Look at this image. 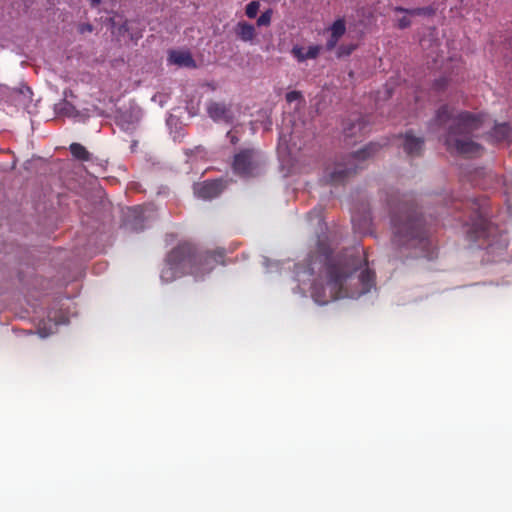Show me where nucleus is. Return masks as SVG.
<instances>
[{"label": "nucleus", "mask_w": 512, "mask_h": 512, "mask_svg": "<svg viewBox=\"0 0 512 512\" xmlns=\"http://www.w3.org/2000/svg\"><path fill=\"white\" fill-rule=\"evenodd\" d=\"M150 209L148 207H133L129 209V218L135 222V225L132 227L134 230L141 229L142 227H138L137 222L143 221L148 218V213H150Z\"/></svg>", "instance_id": "13"}, {"label": "nucleus", "mask_w": 512, "mask_h": 512, "mask_svg": "<svg viewBox=\"0 0 512 512\" xmlns=\"http://www.w3.org/2000/svg\"><path fill=\"white\" fill-rule=\"evenodd\" d=\"M360 128V124H357V125H353V127L351 128L352 130H355L356 128Z\"/></svg>", "instance_id": "27"}, {"label": "nucleus", "mask_w": 512, "mask_h": 512, "mask_svg": "<svg viewBox=\"0 0 512 512\" xmlns=\"http://www.w3.org/2000/svg\"><path fill=\"white\" fill-rule=\"evenodd\" d=\"M169 62L179 67H194L195 63L191 54L187 51H171L169 54Z\"/></svg>", "instance_id": "11"}, {"label": "nucleus", "mask_w": 512, "mask_h": 512, "mask_svg": "<svg viewBox=\"0 0 512 512\" xmlns=\"http://www.w3.org/2000/svg\"><path fill=\"white\" fill-rule=\"evenodd\" d=\"M320 51L321 47L319 45H311L307 49L301 46H294L291 53L299 62H303L307 59H315Z\"/></svg>", "instance_id": "9"}, {"label": "nucleus", "mask_w": 512, "mask_h": 512, "mask_svg": "<svg viewBox=\"0 0 512 512\" xmlns=\"http://www.w3.org/2000/svg\"><path fill=\"white\" fill-rule=\"evenodd\" d=\"M39 335L42 337V338H45L47 337L48 335H50L51 333H53V331H50V332H47L45 329H42L40 328L39 331H38Z\"/></svg>", "instance_id": "24"}, {"label": "nucleus", "mask_w": 512, "mask_h": 512, "mask_svg": "<svg viewBox=\"0 0 512 512\" xmlns=\"http://www.w3.org/2000/svg\"><path fill=\"white\" fill-rule=\"evenodd\" d=\"M228 136H230V137H231V142H232V143H235L234 136H232L230 132L228 133Z\"/></svg>", "instance_id": "26"}, {"label": "nucleus", "mask_w": 512, "mask_h": 512, "mask_svg": "<svg viewBox=\"0 0 512 512\" xmlns=\"http://www.w3.org/2000/svg\"><path fill=\"white\" fill-rule=\"evenodd\" d=\"M220 180L198 183L194 186V193L198 198L209 200L217 197L223 190Z\"/></svg>", "instance_id": "6"}, {"label": "nucleus", "mask_w": 512, "mask_h": 512, "mask_svg": "<svg viewBox=\"0 0 512 512\" xmlns=\"http://www.w3.org/2000/svg\"><path fill=\"white\" fill-rule=\"evenodd\" d=\"M510 128L506 124H500L494 127V137L497 141L505 140L509 137Z\"/></svg>", "instance_id": "16"}, {"label": "nucleus", "mask_w": 512, "mask_h": 512, "mask_svg": "<svg viewBox=\"0 0 512 512\" xmlns=\"http://www.w3.org/2000/svg\"><path fill=\"white\" fill-rule=\"evenodd\" d=\"M451 117V111L448 106L441 107L436 114V121L442 125L445 124Z\"/></svg>", "instance_id": "18"}, {"label": "nucleus", "mask_w": 512, "mask_h": 512, "mask_svg": "<svg viewBox=\"0 0 512 512\" xmlns=\"http://www.w3.org/2000/svg\"><path fill=\"white\" fill-rule=\"evenodd\" d=\"M260 8V3L258 1H251L245 9V13L248 18H255Z\"/></svg>", "instance_id": "20"}, {"label": "nucleus", "mask_w": 512, "mask_h": 512, "mask_svg": "<svg viewBox=\"0 0 512 512\" xmlns=\"http://www.w3.org/2000/svg\"><path fill=\"white\" fill-rule=\"evenodd\" d=\"M347 173L348 171L343 169L342 167L335 168L334 171L329 173L328 180L330 182H338L342 180Z\"/></svg>", "instance_id": "19"}, {"label": "nucleus", "mask_w": 512, "mask_h": 512, "mask_svg": "<svg viewBox=\"0 0 512 512\" xmlns=\"http://www.w3.org/2000/svg\"><path fill=\"white\" fill-rule=\"evenodd\" d=\"M394 241L399 245L409 247H421L424 249L428 240L422 231L420 224L416 220H408L402 226L394 224Z\"/></svg>", "instance_id": "4"}, {"label": "nucleus", "mask_w": 512, "mask_h": 512, "mask_svg": "<svg viewBox=\"0 0 512 512\" xmlns=\"http://www.w3.org/2000/svg\"><path fill=\"white\" fill-rule=\"evenodd\" d=\"M101 0H91L92 4L97 5L100 3Z\"/></svg>", "instance_id": "25"}, {"label": "nucleus", "mask_w": 512, "mask_h": 512, "mask_svg": "<svg viewBox=\"0 0 512 512\" xmlns=\"http://www.w3.org/2000/svg\"><path fill=\"white\" fill-rule=\"evenodd\" d=\"M486 121L469 112H461L453 118V126L445 139L451 152L473 157L480 155L482 146L474 140L486 127Z\"/></svg>", "instance_id": "2"}, {"label": "nucleus", "mask_w": 512, "mask_h": 512, "mask_svg": "<svg viewBox=\"0 0 512 512\" xmlns=\"http://www.w3.org/2000/svg\"><path fill=\"white\" fill-rule=\"evenodd\" d=\"M423 141L411 134H406L403 139L404 150L411 155L418 154L422 149Z\"/></svg>", "instance_id": "12"}, {"label": "nucleus", "mask_w": 512, "mask_h": 512, "mask_svg": "<svg viewBox=\"0 0 512 512\" xmlns=\"http://www.w3.org/2000/svg\"><path fill=\"white\" fill-rule=\"evenodd\" d=\"M187 252L188 246L182 245L168 255L161 271V280L163 282L173 281L176 277L182 275L183 270L187 267H189V272L196 278H200L212 270V262L215 261L213 257L191 258L187 255Z\"/></svg>", "instance_id": "3"}, {"label": "nucleus", "mask_w": 512, "mask_h": 512, "mask_svg": "<svg viewBox=\"0 0 512 512\" xmlns=\"http://www.w3.org/2000/svg\"><path fill=\"white\" fill-rule=\"evenodd\" d=\"M235 33L237 37L243 42H253L256 37V29L252 24L245 21H240L235 26Z\"/></svg>", "instance_id": "10"}, {"label": "nucleus", "mask_w": 512, "mask_h": 512, "mask_svg": "<svg viewBox=\"0 0 512 512\" xmlns=\"http://www.w3.org/2000/svg\"><path fill=\"white\" fill-rule=\"evenodd\" d=\"M302 95L298 91H291L286 94V100L289 103L299 101L301 99Z\"/></svg>", "instance_id": "22"}, {"label": "nucleus", "mask_w": 512, "mask_h": 512, "mask_svg": "<svg viewBox=\"0 0 512 512\" xmlns=\"http://www.w3.org/2000/svg\"><path fill=\"white\" fill-rule=\"evenodd\" d=\"M395 11L404 13V15L401 18L397 19V24H398V27H400V28H406L410 25V20L408 18V15H416V14H420L422 12L421 9L406 10L401 7H396Z\"/></svg>", "instance_id": "14"}, {"label": "nucleus", "mask_w": 512, "mask_h": 512, "mask_svg": "<svg viewBox=\"0 0 512 512\" xmlns=\"http://www.w3.org/2000/svg\"><path fill=\"white\" fill-rule=\"evenodd\" d=\"M70 151H71L72 155L79 160H88L89 159V152L81 144H78V143L71 144Z\"/></svg>", "instance_id": "15"}, {"label": "nucleus", "mask_w": 512, "mask_h": 512, "mask_svg": "<svg viewBox=\"0 0 512 512\" xmlns=\"http://www.w3.org/2000/svg\"><path fill=\"white\" fill-rule=\"evenodd\" d=\"M354 48H355L354 46H349V47L341 46L338 50V55L339 56L349 55L354 50Z\"/></svg>", "instance_id": "23"}, {"label": "nucleus", "mask_w": 512, "mask_h": 512, "mask_svg": "<svg viewBox=\"0 0 512 512\" xmlns=\"http://www.w3.org/2000/svg\"><path fill=\"white\" fill-rule=\"evenodd\" d=\"M271 18H272V10H270V9L266 10L257 19V25L258 26H268L271 22Z\"/></svg>", "instance_id": "21"}, {"label": "nucleus", "mask_w": 512, "mask_h": 512, "mask_svg": "<svg viewBox=\"0 0 512 512\" xmlns=\"http://www.w3.org/2000/svg\"><path fill=\"white\" fill-rule=\"evenodd\" d=\"M261 163V156L253 150H245L235 156L233 168L240 175H253Z\"/></svg>", "instance_id": "5"}, {"label": "nucleus", "mask_w": 512, "mask_h": 512, "mask_svg": "<svg viewBox=\"0 0 512 512\" xmlns=\"http://www.w3.org/2000/svg\"><path fill=\"white\" fill-rule=\"evenodd\" d=\"M208 115L215 121L229 122L231 120V112L224 104L211 102L207 106Z\"/></svg>", "instance_id": "8"}, {"label": "nucleus", "mask_w": 512, "mask_h": 512, "mask_svg": "<svg viewBox=\"0 0 512 512\" xmlns=\"http://www.w3.org/2000/svg\"><path fill=\"white\" fill-rule=\"evenodd\" d=\"M325 262V282H317L312 287L311 296L319 305H325L340 297H357L370 290L373 285L374 274L369 269H364L359 281L361 288L357 291H348L344 285L349 276L347 274L348 264H334L327 253L321 255Z\"/></svg>", "instance_id": "1"}, {"label": "nucleus", "mask_w": 512, "mask_h": 512, "mask_svg": "<svg viewBox=\"0 0 512 512\" xmlns=\"http://www.w3.org/2000/svg\"><path fill=\"white\" fill-rule=\"evenodd\" d=\"M346 24L345 20L340 18L333 22L329 28L330 37L327 40L326 47L328 50H332L337 45L339 39L345 34Z\"/></svg>", "instance_id": "7"}, {"label": "nucleus", "mask_w": 512, "mask_h": 512, "mask_svg": "<svg viewBox=\"0 0 512 512\" xmlns=\"http://www.w3.org/2000/svg\"><path fill=\"white\" fill-rule=\"evenodd\" d=\"M377 149L378 146L376 144H369L365 146L362 150L356 152L355 157L363 160L376 153Z\"/></svg>", "instance_id": "17"}]
</instances>
